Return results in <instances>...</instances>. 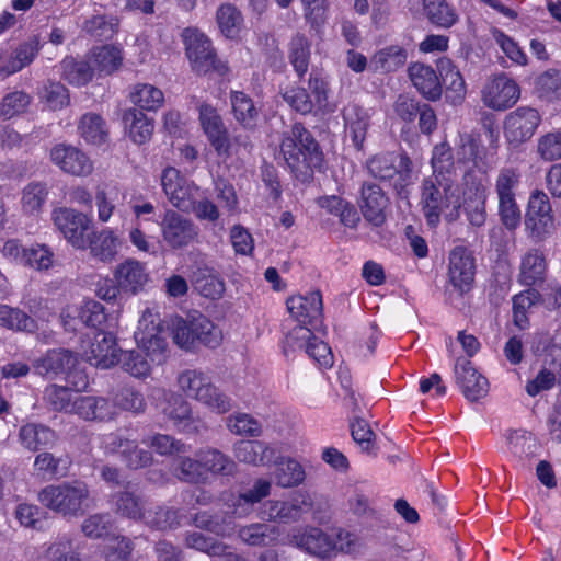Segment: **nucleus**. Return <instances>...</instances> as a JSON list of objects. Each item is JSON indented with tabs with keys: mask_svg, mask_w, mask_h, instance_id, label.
I'll return each mask as SVG.
<instances>
[{
	"mask_svg": "<svg viewBox=\"0 0 561 561\" xmlns=\"http://www.w3.org/2000/svg\"><path fill=\"white\" fill-rule=\"evenodd\" d=\"M409 78L415 89L427 100L437 101L443 93L440 77L435 69L422 62H414L408 68Z\"/></svg>",
	"mask_w": 561,
	"mask_h": 561,
	"instance_id": "obj_28",
	"label": "nucleus"
},
{
	"mask_svg": "<svg viewBox=\"0 0 561 561\" xmlns=\"http://www.w3.org/2000/svg\"><path fill=\"white\" fill-rule=\"evenodd\" d=\"M130 101L144 111H157L164 103L163 92L149 83H137L130 92Z\"/></svg>",
	"mask_w": 561,
	"mask_h": 561,
	"instance_id": "obj_54",
	"label": "nucleus"
},
{
	"mask_svg": "<svg viewBox=\"0 0 561 561\" xmlns=\"http://www.w3.org/2000/svg\"><path fill=\"white\" fill-rule=\"evenodd\" d=\"M271 493V482L265 479H259L254 482L253 486L238 495L231 494V499L225 500L226 504L232 508V513L238 517H245L251 512L256 503Z\"/></svg>",
	"mask_w": 561,
	"mask_h": 561,
	"instance_id": "obj_29",
	"label": "nucleus"
},
{
	"mask_svg": "<svg viewBox=\"0 0 561 561\" xmlns=\"http://www.w3.org/2000/svg\"><path fill=\"white\" fill-rule=\"evenodd\" d=\"M41 48L39 39L36 36L23 42L11 56L0 66L1 72L5 76L13 75L32 64Z\"/></svg>",
	"mask_w": 561,
	"mask_h": 561,
	"instance_id": "obj_41",
	"label": "nucleus"
},
{
	"mask_svg": "<svg viewBox=\"0 0 561 561\" xmlns=\"http://www.w3.org/2000/svg\"><path fill=\"white\" fill-rule=\"evenodd\" d=\"M70 461L68 458L56 457L51 453H39L33 463V469L37 476L42 478H58L65 477L68 472Z\"/></svg>",
	"mask_w": 561,
	"mask_h": 561,
	"instance_id": "obj_53",
	"label": "nucleus"
},
{
	"mask_svg": "<svg viewBox=\"0 0 561 561\" xmlns=\"http://www.w3.org/2000/svg\"><path fill=\"white\" fill-rule=\"evenodd\" d=\"M88 247L94 259L110 263L116 257L122 240L112 229L105 228L89 237Z\"/></svg>",
	"mask_w": 561,
	"mask_h": 561,
	"instance_id": "obj_33",
	"label": "nucleus"
},
{
	"mask_svg": "<svg viewBox=\"0 0 561 561\" xmlns=\"http://www.w3.org/2000/svg\"><path fill=\"white\" fill-rule=\"evenodd\" d=\"M89 494L84 482L72 481L49 484L38 492L37 499L42 505L62 516H78Z\"/></svg>",
	"mask_w": 561,
	"mask_h": 561,
	"instance_id": "obj_6",
	"label": "nucleus"
},
{
	"mask_svg": "<svg viewBox=\"0 0 561 561\" xmlns=\"http://www.w3.org/2000/svg\"><path fill=\"white\" fill-rule=\"evenodd\" d=\"M238 538L250 547H272L278 542L280 530L266 523H252L239 527Z\"/></svg>",
	"mask_w": 561,
	"mask_h": 561,
	"instance_id": "obj_32",
	"label": "nucleus"
},
{
	"mask_svg": "<svg viewBox=\"0 0 561 561\" xmlns=\"http://www.w3.org/2000/svg\"><path fill=\"white\" fill-rule=\"evenodd\" d=\"M520 96L518 84L502 73L490 79L481 90L483 104L495 111L512 107Z\"/></svg>",
	"mask_w": 561,
	"mask_h": 561,
	"instance_id": "obj_16",
	"label": "nucleus"
},
{
	"mask_svg": "<svg viewBox=\"0 0 561 561\" xmlns=\"http://www.w3.org/2000/svg\"><path fill=\"white\" fill-rule=\"evenodd\" d=\"M520 182L522 173L519 169L512 165L501 168L494 182L500 220L510 231H514L522 221V213L516 201Z\"/></svg>",
	"mask_w": 561,
	"mask_h": 561,
	"instance_id": "obj_5",
	"label": "nucleus"
},
{
	"mask_svg": "<svg viewBox=\"0 0 561 561\" xmlns=\"http://www.w3.org/2000/svg\"><path fill=\"white\" fill-rule=\"evenodd\" d=\"M455 379L462 394L469 401H478L489 392V381L466 358H458L454 368Z\"/></svg>",
	"mask_w": 561,
	"mask_h": 561,
	"instance_id": "obj_26",
	"label": "nucleus"
},
{
	"mask_svg": "<svg viewBox=\"0 0 561 561\" xmlns=\"http://www.w3.org/2000/svg\"><path fill=\"white\" fill-rule=\"evenodd\" d=\"M290 542L305 553L328 559L333 557V541L331 535L317 526H302L293 530Z\"/></svg>",
	"mask_w": 561,
	"mask_h": 561,
	"instance_id": "obj_18",
	"label": "nucleus"
},
{
	"mask_svg": "<svg viewBox=\"0 0 561 561\" xmlns=\"http://www.w3.org/2000/svg\"><path fill=\"white\" fill-rule=\"evenodd\" d=\"M541 123L538 110L530 106H519L508 113L504 121V135L513 145H520L529 140Z\"/></svg>",
	"mask_w": 561,
	"mask_h": 561,
	"instance_id": "obj_15",
	"label": "nucleus"
},
{
	"mask_svg": "<svg viewBox=\"0 0 561 561\" xmlns=\"http://www.w3.org/2000/svg\"><path fill=\"white\" fill-rule=\"evenodd\" d=\"M157 317L146 310L138 322L135 339L141 350L119 353L118 363L124 371L136 378H146L151 371V362L160 364L164 359L167 341L161 335Z\"/></svg>",
	"mask_w": 561,
	"mask_h": 561,
	"instance_id": "obj_1",
	"label": "nucleus"
},
{
	"mask_svg": "<svg viewBox=\"0 0 561 561\" xmlns=\"http://www.w3.org/2000/svg\"><path fill=\"white\" fill-rule=\"evenodd\" d=\"M163 414L181 433L199 435L207 431L206 422L193 412L191 403L181 396H171L163 408Z\"/></svg>",
	"mask_w": 561,
	"mask_h": 561,
	"instance_id": "obj_17",
	"label": "nucleus"
},
{
	"mask_svg": "<svg viewBox=\"0 0 561 561\" xmlns=\"http://www.w3.org/2000/svg\"><path fill=\"white\" fill-rule=\"evenodd\" d=\"M230 103L234 119L244 128L252 129L259 121V110L253 100L242 91L230 93Z\"/></svg>",
	"mask_w": 561,
	"mask_h": 561,
	"instance_id": "obj_44",
	"label": "nucleus"
},
{
	"mask_svg": "<svg viewBox=\"0 0 561 561\" xmlns=\"http://www.w3.org/2000/svg\"><path fill=\"white\" fill-rule=\"evenodd\" d=\"M81 351L87 362L102 369L116 365L121 353L115 335L101 329L93 333V337L82 341Z\"/></svg>",
	"mask_w": 561,
	"mask_h": 561,
	"instance_id": "obj_12",
	"label": "nucleus"
},
{
	"mask_svg": "<svg viewBox=\"0 0 561 561\" xmlns=\"http://www.w3.org/2000/svg\"><path fill=\"white\" fill-rule=\"evenodd\" d=\"M408 59V51L400 45L387 46L371 58V66L376 71L393 72L404 66Z\"/></svg>",
	"mask_w": 561,
	"mask_h": 561,
	"instance_id": "obj_47",
	"label": "nucleus"
},
{
	"mask_svg": "<svg viewBox=\"0 0 561 561\" xmlns=\"http://www.w3.org/2000/svg\"><path fill=\"white\" fill-rule=\"evenodd\" d=\"M358 205L364 218L369 224L380 227L386 221L389 198L380 185L364 182L359 190Z\"/></svg>",
	"mask_w": 561,
	"mask_h": 561,
	"instance_id": "obj_24",
	"label": "nucleus"
},
{
	"mask_svg": "<svg viewBox=\"0 0 561 561\" xmlns=\"http://www.w3.org/2000/svg\"><path fill=\"white\" fill-rule=\"evenodd\" d=\"M448 277L451 285L461 294L472 288L476 275V259L466 247H455L449 253Z\"/></svg>",
	"mask_w": 561,
	"mask_h": 561,
	"instance_id": "obj_21",
	"label": "nucleus"
},
{
	"mask_svg": "<svg viewBox=\"0 0 561 561\" xmlns=\"http://www.w3.org/2000/svg\"><path fill=\"white\" fill-rule=\"evenodd\" d=\"M192 329L195 333L196 343L215 348L222 340L221 330L203 314L192 316Z\"/></svg>",
	"mask_w": 561,
	"mask_h": 561,
	"instance_id": "obj_58",
	"label": "nucleus"
},
{
	"mask_svg": "<svg viewBox=\"0 0 561 561\" xmlns=\"http://www.w3.org/2000/svg\"><path fill=\"white\" fill-rule=\"evenodd\" d=\"M178 386L187 398L217 414H225L233 407L232 399L213 382L208 374L199 369H186L179 374Z\"/></svg>",
	"mask_w": 561,
	"mask_h": 561,
	"instance_id": "obj_4",
	"label": "nucleus"
},
{
	"mask_svg": "<svg viewBox=\"0 0 561 561\" xmlns=\"http://www.w3.org/2000/svg\"><path fill=\"white\" fill-rule=\"evenodd\" d=\"M547 260L539 249L528 250L520 260L518 280L522 285L534 286L545 280Z\"/></svg>",
	"mask_w": 561,
	"mask_h": 561,
	"instance_id": "obj_31",
	"label": "nucleus"
},
{
	"mask_svg": "<svg viewBox=\"0 0 561 561\" xmlns=\"http://www.w3.org/2000/svg\"><path fill=\"white\" fill-rule=\"evenodd\" d=\"M344 124L347 135L356 149H362L369 127L368 112L357 105H351L345 108Z\"/></svg>",
	"mask_w": 561,
	"mask_h": 561,
	"instance_id": "obj_39",
	"label": "nucleus"
},
{
	"mask_svg": "<svg viewBox=\"0 0 561 561\" xmlns=\"http://www.w3.org/2000/svg\"><path fill=\"white\" fill-rule=\"evenodd\" d=\"M368 173L380 181H392L401 194L411 178V160L405 154L386 152L371 157L366 162Z\"/></svg>",
	"mask_w": 561,
	"mask_h": 561,
	"instance_id": "obj_9",
	"label": "nucleus"
},
{
	"mask_svg": "<svg viewBox=\"0 0 561 561\" xmlns=\"http://www.w3.org/2000/svg\"><path fill=\"white\" fill-rule=\"evenodd\" d=\"M437 69L440 81L446 85L447 92L451 93L453 101H461L466 95V82L457 67L450 59L440 58L437 61Z\"/></svg>",
	"mask_w": 561,
	"mask_h": 561,
	"instance_id": "obj_45",
	"label": "nucleus"
},
{
	"mask_svg": "<svg viewBox=\"0 0 561 561\" xmlns=\"http://www.w3.org/2000/svg\"><path fill=\"white\" fill-rule=\"evenodd\" d=\"M163 240L172 249H182L193 243L198 234L199 228L195 222L180 213L168 209L160 222Z\"/></svg>",
	"mask_w": 561,
	"mask_h": 561,
	"instance_id": "obj_13",
	"label": "nucleus"
},
{
	"mask_svg": "<svg viewBox=\"0 0 561 561\" xmlns=\"http://www.w3.org/2000/svg\"><path fill=\"white\" fill-rule=\"evenodd\" d=\"M0 325L23 332H34L37 329L36 321L19 308L0 305Z\"/></svg>",
	"mask_w": 561,
	"mask_h": 561,
	"instance_id": "obj_60",
	"label": "nucleus"
},
{
	"mask_svg": "<svg viewBox=\"0 0 561 561\" xmlns=\"http://www.w3.org/2000/svg\"><path fill=\"white\" fill-rule=\"evenodd\" d=\"M113 402L116 408L135 414L142 413L146 409L142 393L131 386L118 388L113 396Z\"/></svg>",
	"mask_w": 561,
	"mask_h": 561,
	"instance_id": "obj_64",
	"label": "nucleus"
},
{
	"mask_svg": "<svg viewBox=\"0 0 561 561\" xmlns=\"http://www.w3.org/2000/svg\"><path fill=\"white\" fill-rule=\"evenodd\" d=\"M80 136L91 145L101 146L108 139L104 119L95 113L84 114L78 125Z\"/></svg>",
	"mask_w": 561,
	"mask_h": 561,
	"instance_id": "obj_50",
	"label": "nucleus"
},
{
	"mask_svg": "<svg viewBox=\"0 0 561 561\" xmlns=\"http://www.w3.org/2000/svg\"><path fill=\"white\" fill-rule=\"evenodd\" d=\"M199 122L216 153L225 159L230 157L228 131L217 110L209 104H202L199 106Z\"/></svg>",
	"mask_w": 561,
	"mask_h": 561,
	"instance_id": "obj_22",
	"label": "nucleus"
},
{
	"mask_svg": "<svg viewBox=\"0 0 561 561\" xmlns=\"http://www.w3.org/2000/svg\"><path fill=\"white\" fill-rule=\"evenodd\" d=\"M119 20L114 15L95 14L84 20L82 31L88 35L110 39L118 31Z\"/></svg>",
	"mask_w": 561,
	"mask_h": 561,
	"instance_id": "obj_56",
	"label": "nucleus"
},
{
	"mask_svg": "<svg viewBox=\"0 0 561 561\" xmlns=\"http://www.w3.org/2000/svg\"><path fill=\"white\" fill-rule=\"evenodd\" d=\"M463 194L465 198L463 202H461V207H463V211L470 225L474 227L483 226L488 216L485 186L481 183L474 184Z\"/></svg>",
	"mask_w": 561,
	"mask_h": 561,
	"instance_id": "obj_35",
	"label": "nucleus"
},
{
	"mask_svg": "<svg viewBox=\"0 0 561 561\" xmlns=\"http://www.w3.org/2000/svg\"><path fill=\"white\" fill-rule=\"evenodd\" d=\"M216 21L220 32L227 38H234L242 28L243 16L236 5L224 3L217 9Z\"/></svg>",
	"mask_w": 561,
	"mask_h": 561,
	"instance_id": "obj_57",
	"label": "nucleus"
},
{
	"mask_svg": "<svg viewBox=\"0 0 561 561\" xmlns=\"http://www.w3.org/2000/svg\"><path fill=\"white\" fill-rule=\"evenodd\" d=\"M114 279L123 293L136 295L149 282V273L145 263L129 257L116 266Z\"/></svg>",
	"mask_w": 561,
	"mask_h": 561,
	"instance_id": "obj_27",
	"label": "nucleus"
},
{
	"mask_svg": "<svg viewBox=\"0 0 561 561\" xmlns=\"http://www.w3.org/2000/svg\"><path fill=\"white\" fill-rule=\"evenodd\" d=\"M432 167L433 175L431 178L443 179V176H446L455 179V162L448 144L442 142L433 148Z\"/></svg>",
	"mask_w": 561,
	"mask_h": 561,
	"instance_id": "obj_63",
	"label": "nucleus"
},
{
	"mask_svg": "<svg viewBox=\"0 0 561 561\" xmlns=\"http://www.w3.org/2000/svg\"><path fill=\"white\" fill-rule=\"evenodd\" d=\"M202 461L203 472L208 483L210 477H232L237 472V463L217 448L206 447L197 450Z\"/></svg>",
	"mask_w": 561,
	"mask_h": 561,
	"instance_id": "obj_30",
	"label": "nucleus"
},
{
	"mask_svg": "<svg viewBox=\"0 0 561 561\" xmlns=\"http://www.w3.org/2000/svg\"><path fill=\"white\" fill-rule=\"evenodd\" d=\"M101 447L106 454H119L122 461L133 470L148 467L153 461L149 450L139 448L136 440L124 438L117 433L104 435Z\"/></svg>",
	"mask_w": 561,
	"mask_h": 561,
	"instance_id": "obj_14",
	"label": "nucleus"
},
{
	"mask_svg": "<svg viewBox=\"0 0 561 561\" xmlns=\"http://www.w3.org/2000/svg\"><path fill=\"white\" fill-rule=\"evenodd\" d=\"M280 153L294 176L300 182H309L313 171L320 168L323 153L311 133L301 123H295L284 133Z\"/></svg>",
	"mask_w": 561,
	"mask_h": 561,
	"instance_id": "obj_2",
	"label": "nucleus"
},
{
	"mask_svg": "<svg viewBox=\"0 0 561 561\" xmlns=\"http://www.w3.org/2000/svg\"><path fill=\"white\" fill-rule=\"evenodd\" d=\"M123 122L135 144L142 145L151 138L154 125L152 119L148 118L142 111L137 108L126 110Z\"/></svg>",
	"mask_w": 561,
	"mask_h": 561,
	"instance_id": "obj_43",
	"label": "nucleus"
},
{
	"mask_svg": "<svg viewBox=\"0 0 561 561\" xmlns=\"http://www.w3.org/2000/svg\"><path fill=\"white\" fill-rule=\"evenodd\" d=\"M203 466L198 453L194 457L180 456L175 459L173 474L182 482L206 484Z\"/></svg>",
	"mask_w": 561,
	"mask_h": 561,
	"instance_id": "obj_48",
	"label": "nucleus"
},
{
	"mask_svg": "<svg viewBox=\"0 0 561 561\" xmlns=\"http://www.w3.org/2000/svg\"><path fill=\"white\" fill-rule=\"evenodd\" d=\"M48 197V186L43 182H31L22 191L21 208L23 214L38 216Z\"/></svg>",
	"mask_w": 561,
	"mask_h": 561,
	"instance_id": "obj_51",
	"label": "nucleus"
},
{
	"mask_svg": "<svg viewBox=\"0 0 561 561\" xmlns=\"http://www.w3.org/2000/svg\"><path fill=\"white\" fill-rule=\"evenodd\" d=\"M507 447L519 467H526L536 455L537 445L533 435L523 430H514L507 434Z\"/></svg>",
	"mask_w": 561,
	"mask_h": 561,
	"instance_id": "obj_38",
	"label": "nucleus"
},
{
	"mask_svg": "<svg viewBox=\"0 0 561 561\" xmlns=\"http://www.w3.org/2000/svg\"><path fill=\"white\" fill-rule=\"evenodd\" d=\"M45 561H85L81 552L75 548L73 540L67 536H59L46 549Z\"/></svg>",
	"mask_w": 561,
	"mask_h": 561,
	"instance_id": "obj_62",
	"label": "nucleus"
},
{
	"mask_svg": "<svg viewBox=\"0 0 561 561\" xmlns=\"http://www.w3.org/2000/svg\"><path fill=\"white\" fill-rule=\"evenodd\" d=\"M283 99L302 115L323 113L328 107V82L319 72H311L308 89L290 87L284 92Z\"/></svg>",
	"mask_w": 561,
	"mask_h": 561,
	"instance_id": "obj_8",
	"label": "nucleus"
},
{
	"mask_svg": "<svg viewBox=\"0 0 561 561\" xmlns=\"http://www.w3.org/2000/svg\"><path fill=\"white\" fill-rule=\"evenodd\" d=\"M185 55L193 70L207 73L211 70L225 75L228 67L217 58L211 41L198 28L186 27L181 33Z\"/></svg>",
	"mask_w": 561,
	"mask_h": 561,
	"instance_id": "obj_7",
	"label": "nucleus"
},
{
	"mask_svg": "<svg viewBox=\"0 0 561 561\" xmlns=\"http://www.w3.org/2000/svg\"><path fill=\"white\" fill-rule=\"evenodd\" d=\"M51 219L55 227L75 248L84 249L87 247L84 234L90 220L84 214L72 208L58 207L51 211Z\"/></svg>",
	"mask_w": 561,
	"mask_h": 561,
	"instance_id": "obj_19",
	"label": "nucleus"
},
{
	"mask_svg": "<svg viewBox=\"0 0 561 561\" xmlns=\"http://www.w3.org/2000/svg\"><path fill=\"white\" fill-rule=\"evenodd\" d=\"M142 522L154 530L174 529L180 525V512L173 507L156 505L146 508Z\"/></svg>",
	"mask_w": 561,
	"mask_h": 561,
	"instance_id": "obj_52",
	"label": "nucleus"
},
{
	"mask_svg": "<svg viewBox=\"0 0 561 561\" xmlns=\"http://www.w3.org/2000/svg\"><path fill=\"white\" fill-rule=\"evenodd\" d=\"M424 12L436 26L449 28L458 20L456 11L445 0H423Z\"/></svg>",
	"mask_w": 561,
	"mask_h": 561,
	"instance_id": "obj_59",
	"label": "nucleus"
},
{
	"mask_svg": "<svg viewBox=\"0 0 561 561\" xmlns=\"http://www.w3.org/2000/svg\"><path fill=\"white\" fill-rule=\"evenodd\" d=\"M77 357L68 350H50L42 358L33 363V367L39 375L66 374L76 367Z\"/></svg>",
	"mask_w": 561,
	"mask_h": 561,
	"instance_id": "obj_37",
	"label": "nucleus"
},
{
	"mask_svg": "<svg viewBox=\"0 0 561 561\" xmlns=\"http://www.w3.org/2000/svg\"><path fill=\"white\" fill-rule=\"evenodd\" d=\"M421 203L430 226H436L442 215L448 221L458 219L461 208V191L456 179L426 178L422 184Z\"/></svg>",
	"mask_w": 561,
	"mask_h": 561,
	"instance_id": "obj_3",
	"label": "nucleus"
},
{
	"mask_svg": "<svg viewBox=\"0 0 561 561\" xmlns=\"http://www.w3.org/2000/svg\"><path fill=\"white\" fill-rule=\"evenodd\" d=\"M236 458L253 466H267L275 458L276 449L261 440H240L234 444Z\"/></svg>",
	"mask_w": 561,
	"mask_h": 561,
	"instance_id": "obj_34",
	"label": "nucleus"
},
{
	"mask_svg": "<svg viewBox=\"0 0 561 561\" xmlns=\"http://www.w3.org/2000/svg\"><path fill=\"white\" fill-rule=\"evenodd\" d=\"M114 510L123 517L144 520L145 517V500L137 493L131 491H122L112 496Z\"/></svg>",
	"mask_w": 561,
	"mask_h": 561,
	"instance_id": "obj_46",
	"label": "nucleus"
},
{
	"mask_svg": "<svg viewBox=\"0 0 561 561\" xmlns=\"http://www.w3.org/2000/svg\"><path fill=\"white\" fill-rule=\"evenodd\" d=\"M311 508L308 496L293 497L289 501L268 500L260 508V517L278 524H291L299 522L305 513Z\"/></svg>",
	"mask_w": 561,
	"mask_h": 561,
	"instance_id": "obj_20",
	"label": "nucleus"
},
{
	"mask_svg": "<svg viewBox=\"0 0 561 561\" xmlns=\"http://www.w3.org/2000/svg\"><path fill=\"white\" fill-rule=\"evenodd\" d=\"M162 190L168 201L180 211L188 213L198 196V187L178 169L165 168L160 176Z\"/></svg>",
	"mask_w": 561,
	"mask_h": 561,
	"instance_id": "obj_11",
	"label": "nucleus"
},
{
	"mask_svg": "<svg viewBox=\"0 0 561 561\" xmlns=\"http://www.w3.org/2000/svg\"><path fill=\"white\" fill-rule=\"evenodd\" d=\"M317 205L330 215L336 216L347 228H356L360 221L356 207L348 201L336 195H325L317 199Z\"/></svg>",
	"mask_w": 561,
	"mask_h": 561,
	"instance_id": "obj_36",
	"label": "nucleus"
},
{
	"mask_svg": "<svg viewBox=\"0 0 561 561\" xmlns=\"http://www.w3.org/2000/svg\"><path fill=\"white\" fill-rule=\"evenodd\" d=\"M123 50L118 46L103 45L96 48L92 55V68L100 75H112L123 64Z\"/></svg>",
	"mask_w": 561,
	"mask_h": 561,
	"instance_id": "obj_49",
	"label": "nucleus"
},
{
	"mask_svg": "<svg viewBox=\"0 0 561 561\" xmlns=\"http://www.w3.org/2000/svg\"><path fill=\"white\" fill-rule=\"evenodd\" d=\"M272 462L275 465L274 479L277 485L293 488L304 482L305 470L296 459L275 456Z\"/></svg>",
	"mask_w": 561,
	"mask_h": 561,
	"instance_id": "obj_42",
	"label": "nucleus"
},
{
	"mask_svg": "<svg viewBox=\"0 0 561 561\" xmlns=\"http://www.w3.org/2000/svg\"><path fill=\"white\" fill-rule=\"evenodd\" d=\"M93 68L89 62L67 57L61 61V77L72 85H84L91 81Z\"/></svg>",
	"mask_w": 561,
	"mask_h": 561,
	"instance_id": "obj_61",
	"label": "nucleus"
},
{
	"mask_svg": "<svg viewBox=\"0 0 561 561\" xmlns=\"http://www.w3.org/2000/svg\"><path fill=\"white\" fill-rule=\"evenodd\" d=\"M311 43L304 34H296L288 49V59L299 78H302L309 68Z\"/></svg>",
	"mask_w": 561,
	"mask_h": 561,
	"instance_id": "obj_55",
	"label": "nucleus"
},
{
	"mask_svg": "<svg viewBox=\"0 0 561 561\" xmlns=\"http://www.w3.org/2000/svg\"><path fill=\"white\" fill-rule=\"evenodd\" d=\"M288 312L299 324L317 329L323 318V302L320 291L291 296L286 301Z\"/></svg>",
	"mask_w": 561,
	"mask_h": 561,
	"instance_id": "obj_23",
	"label": "nucleus"
},
{
	"mask_svg": "<svg viewBox=\"0 0 561 561\" xmlns=\"http://www.w3.org/2000/svg\"><path fill=\"white\" fill-rule=\"evenodd\" d=\"M50 160L65 173L75 176H88L93 172V162L79 148L58 144L50 150Z\"/></svg>",
	"mask_w": 561,
	"mask_h": 561,
	"instance_id": "obj_25",
	"label": "nucleus"
},
{
	"mask_svg": "<svg viewBox=\"0 0 561 561\" xmlns=\"http://www.w3.org/2000/svg\"><path fill=\"white\" fill-rule=\"evenodd\" d=\"M19 438L26 449L37 451L53 446L57 437L48 426L28 423L20 428Z\"/></svg>",
	"mask_w": 561,
	"mask_h": 561,
	"instance_id": "obj_40",
	"label": "nucleus"
},
{
	"mask_svg": "<svg viewBox=\"0 0 561 561\" xmlns=\"http://www.w3.org/2000/svg\"><path fill=\"white\" fill-rule=\"evenodd\" d=\"M525 229L533 240H546L556 230L554 217L546 193L534 192L528 201L525 215Z\"/></svg>",
	"mask_w": 561,
	"mask_h": 561,
	"instance_id": "obj_10",
	"label": "nucleus"
}]
</instances>
